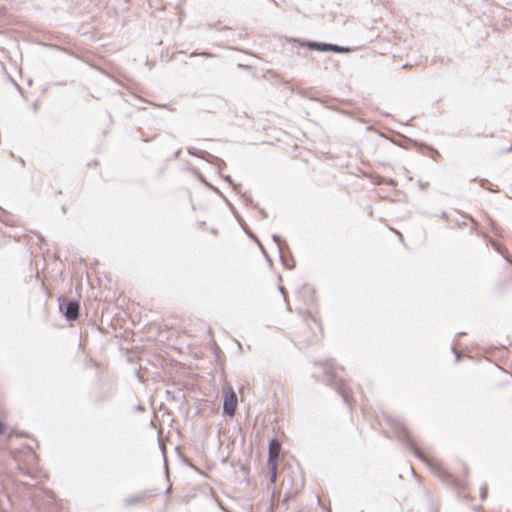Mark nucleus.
I'll use <instances>...</instances> for the list:
<instances>
[{
  "instance_id": "nucleus-6",
  "label": "nucleus",
  "mask_w": 512,
  "mask_h": 512,
  "mask_svg": "<svg viewBox=\"0 0 512 512\" xmlns=\"http://www.w3.org/2000/svg\"><path fill=\"white\" fill-rule=\"evenodd\" d=\"M329 51H335V52H348L349 49L346 48V47H340V46H337V45H332L330 44L329 46Z\"/></svg>"
},
{
  "instance_id": "nucleus-2",
  "label": "nucleus",
  "mask_w": 512,
  "mask_h": 512,
  "mask_svg": "<svg viewBox=\"0 0 512 512\" xmlns=\"http://www.w3.org/2000/svg\"><path fill=\"white\" fill-rule=\"evenodd\" d=\"M237 407V396L231 385L226 384L224 387V401H223V411L229 416H233L235 414Z\"/></svg>"
},
{
  "instance_id": "nucleus-3",
  "label": "nucleus",
  "mask_w": 512,
  "mask_h": 512,
  "mask_svg": "<svg viewBox=\"0 0 512 512\" xmlns=\"http://www.w3.org/2000/svg\"><path fill=\"white\" fill-rule=\"evenodd\" d=\"M79 314V303L77 301H70L67 303L65 310V317L67 320H76Z\"/></svg>"
},
{
  "instance_id": "nucleus-7",
  "label": "nucleus",
  "mask_w": 512,
  "mask_h": 512,
  "mask_svg": "<svg viewBox=\"0 0 512 512\" xmlns=\"http://www.w3.org/2000/svg\"><path fill=\"white\" fill-rule=\"evenodd\" d=\"M487 495V489L485 487L481 488L480 490V496L482 499H485Z\"/></svg>"
},
{
  "instance_id": "nucleus-5",
  "label": "nucleus",
  "mask_w": 512,
  "mask_h": 512,
  "mask_svg": "<svg viewBox=\"0 0 512 512\" xmlns=\"http://www.w3.org/2000/svg\"><path fill=\"white\" fill-rule=\"evenodd\" d=\"M144 498V495H139L137 497H129L126 499V504L131 505L137 502H140Z\"/></svg>"
},
{
  "instance_id": "nucleus-8",
  "label": "nucleus",
  "mask_w": 512,
  "mask_h": 512,
  "mask_svg": "<svg viewBox=\"0 0 512 512\" xmlns=\"http://www.w3.org/2000/svg\"><path fill=\"white\" fill-rule=\"evenodd\" d=\"M272 239L277 245H279L280 237L278 235H273Z\"/></svg>"
},
{
  "instance_id": "nucleus-4",
  "label": "nucleus",
  "mask_w": 512,
  "mask_h": 512,
  "mask_svg": "<svg viewBox=\"0 0 512 512\" xmlns=\"http://www.w3.org/2000/svg\"><path fill=\"white\" fill-rule=\"evenodd\" d=\"M306 45L309 48H312L317 51H329V46H330V44L316 43V42H308Z\"/></svg>"
},
{
  "instance_id": "nucleus-1",
  "label": "nucleus",
  "mask_w": 512,
  "mask_h": 512,
  "mask_svg": "<svg viewBox=\"0 0 512 512\" xmlns=\"http://www.w3.org/2000/svg\"><path fill=\"white\" fill-rule=\"evenodd\" d=\"M281 451V445L276 440H271L268 447V465L271 470V481L276 480L277 459Z\"/></svg>"
},
{
  "instance_id": "nucleus-9",
  "label": "nucleus",
  "mask_w": 512,
  "mask_h": 512,
  "mask_svg": "<svg viewBox=\"0 0 512 512\" xmlns=\"http://www.w3.org/2000/svg\"><path fill=\"white\" fill-rule=\"evenodd\" d=\"M5 431V425L2 421H0V434H2Z\"/></svg>"
}]
</instances>
